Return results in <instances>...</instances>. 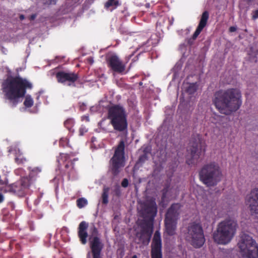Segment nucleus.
I'll list each match as a JSON object with an SVG mask.
<instances>
[{
  "instance_id": "obj_41",
  "label": "nucleus",
  "mask_w": 258,
  "mask_h": 258,
  "mask_svg": "<svg viewBox=\"0 0 258 258\" xmlns=\"http://www.w3.org/2000/svg\"><path fill=\"white\" fill-rule=\"evenodd\" d=\"M116 194L118 196L120 195V190L118 189L116 190Z\"/></svg>"
},
{
  "instance_id": "obj_29",
  "label": "nucleus",
  "mask_w": 258,
  "mask_h": 258,
  "mask_svg": "<svg viewBox=\"0 0 258 258\" xmlns=\"http://www.w3.org/2000/svg\"><path fill=\"white\" fill-rule=\"evenodd\" d=\"M74 124V120L73 119L69 118L64 122V126L69 131L71 130Z\"/></svg>"
},
{
  "instance_id": "obj_15",
  "label": "nucleus",
  "mask_w": 258,
  "mask_h": 258,
  "mask_svg": "<svg viewBox=\"0 0 258 258\" xmlns=\"http://www.w3.org/2000/svg\"><path fill=\"white\" fill-rule=\"evenodd\" d=\"M107 66L113 72L122 73L125 70L124 64L116 54H112L106 57Z\"/></svg>"
},
{
  "instance_id": "obj_12",
  "label": "nucleus",
  "mask_w": 258,
  "mask_h": 258,
  "mask_svg": "<svg viewBox=\"0 0 258 258\" xmlns=\"http://www.w3.org/2000/svg\"><path fill=\"white\" fill-rule=\"evenodd\" d=\"M190 148L188 150L190 151V157L186 159V163L189 165L197 164L202 152V148L205 145L202 137L200 135H197L192 137L190 141Z\"/></svg>"
},
{
  "instance_id": "obj_40",
  "label": "nucleus",
  "mask_w": 258,
  "mask_h": 258,
  "mask_svg": "<svg viewBox=\"0 0 258 258\" xmlns=\"http://www.w3.org/2000/svg\"><path fill=\"white\" fill-rule=\"evenodd\" d=\"M25 19V16L23 15H21L20 16V19L21 20H23Z\"/></svg>"
},
{
  "instance_id": "obj_1",
  "label": "nucleus",
  "mask_w": 258,
  "mask_h": 258,
  "mask_svg": "<svg viewBox=\"0 0 258 258\" xmlns=\"http://www.w3.org/2000/svg\"><path fill=\"white\" fill-rule=\"evenodd\" d=\"M212 102L216 109L226 115L238 110L242 105L240 91L237 88H229L216 91Z\"/></svg>"
},
{
  "instance_id": "obj_2",
  "label": "nucleus",
  "mask_w": 258,
  "mask_h": 258,
  "mask_svg": "<svg viewBox=\"0 0 258 258\" xmlns=\"http://www.w3.org/2000/svg\"><path fill=\"white\" fill-rule=\"evenodd\" d=\"M2 87L6 98L15 106L19 99L25 96L26 89H31L33 86L26 79L16 76L7 78L3 83Z\"/></svg>"
},
{
  "instance_id": "obj_14",
  "label": "nucleus",
  "mask_w": 258,
  "mask_h": 258,
  "mask_svg": "<svg viewBox=\"0 0 258 258\" xmlns=\"http://www.w3.org/2000/svg\"><path fill=\"white\" fill-rule=\"evenodd\" d=\"M57 82L63 84H67L69 86H75V83L79 79V76L78 73L74 72L60 71L55 74Z\"/></svg>"
},
{
  "instance_id": "obj_4",
  "label": "nucleus",
  "mask_w": 258,
  "mask_h": 258,
  "mask_svg": "<svg viewBox=\"0 0 258 258\" xmlns=\"http://www.w3.org/2000/svg\"><path fill=\"white\" fill-rule=\"evenodd\" d=\"M108 118L115 131L127 134V114L122 106L116 104L109 107L108 109Z\"/></svg>"
},
{
  "instance_id": "obj_3",
  "label": "nucleus",
  "mask_w": 258,
  "mask_h": 258,
  "mask_svg": "<svg viewBox=\"0 0 258 258\" xmlns=\"http://www.w3.org/2000/svg\"><path fill=\"white\" fill-rule=\"evenodd\" d=\"M237 227V221L234 219L228 218L221 221L213 233L214 242L218 244H228L234 237Z\"/></svg>"
},
{
  "instance_id": "obj_8",
  "label": "nucleus",
  "mask_w": 258,
  "mask_h": 258,
  "mask_svg": "<svg viewBox=\"0 0 258 258\" xmlns=\"http://www.w3.org/2000/svg\"><path fill=\"white\" fill-rule=\"evenodd\" d=\"M185 238L194 247H202L205 242V238L201 225L196 222L189 224Z\"/></svg>"
},
{
  "instance_id": "obj_20",
  "label": "nucleus",
  "mask_w": 258,
  "mask_h": 258,
  "mask_svg": "<svg viewBox=\"0 0 258 258\" xmlns=\"http://www.w3.org/2000/svg\"><path fill=\"white\" fill-rule=\"evenodd\" d=\"M89 224L85 221H82L79 225L78 228V235L80 241L82 244H86L87 242L88 234L87 229Z\"/></svg>"
},
{
  "instance_id": "obj_42",
  "label": "nucleus",
  "mask_w": 258,
  "mask_h": 258,
  "mask_svg": "<svg viewBox=\"0 0 258 258\" xmlns=\"http://www.w3.org/2000/svg\"><path fill=\"white\" fill-rule=\"evenodd\" d=\"M36 16L35 15H32L31 16V20H34Z\"/></svg>"
},
{
  "instance_id": "obj_10",
  "label": "nucleus",
  "mask_w": 258,
  "mask_h": 258,
  "mask_svg": "<svg viewBox=\"0 0 258 258\" xmlns=\"http://www.w3.org/2000/svg\"><path fill=\"white\" fill-rule=\"evenodd\" d=\"M124 141L121 140L116 147L114 155L110 160L111 172L114 176L117 175L120 172V168L124 166Z\"/></svg>"
},
{
  "instance_id": "obj_32",
  "label": "nucleus",
  "mask_w": 258,
  "mask_h": 258,
  "mask_svg": "<svg viewBox=\"0 0 258 258\" xmlns=\"http://www.w3.org/2000/svg\"><path fill=\"white\" fill-rule=\"evenodd\" d=\"M147 160V156L146 154L141 155L139 158V162L143 163Z\"/></svg>"
},
{
  "instance_id": "obj_38",
  "label": "nucleus",
  "mask_w": 258,
  "mask_h": 258,
  "mask_svg": "<svg viewBox=\"0 0 258 258\" xmlns=\"http://www.w3.org/2000/svg\"><path fill=\"white\" fill-rule=\"evenodd\" d=\"M229 30L230 32H234L236 31V28L234 27H230Z\"/></svg>"
},
{
  "instance_id": "obj_23",
  "label": "nucleus",
  "mask_w": 258,
  "mask_h": 258,
  "mask_svg": "<svg viewBox=\"0 0 258 258\" xmlns=\"http://www.w3.org/2000/svg\"><path fill=\"white\" fill-rule=\"evenodd\" d=\"M120 5L118 0H108L104 5V8L107 9L112 7L113 9H115Z\"/></svg>"
},
{
  "instance_id": "obj_39",
  "label": "nucleus",
  "mask_w": 258,
  "mask_h": 258,
  "mask_svg": "<svg viewBox=\"0 0 258 258\" xmlns=\"http://www.w3.org/2000/svg\"><path fill=\"white\" fill-rule=\"evenodd\" d=\"M87 59H88V61L90 63H93V58H92V57H88V58H87Z\"/></svg>"
},
{
  "instance_id": "obj_31",
  "label": "nucleus",
  "mask_w": 258,
  "mask_h": 258,
  "mask_svg": "<svg viewBox=\"0 0 258 258\" xmlns=\"http://www.w3.org/2000/svg\"><path fill=\"white\" fill-rule=\"evenodd\" d=\"M77 160L78 158H75L73 161H68L64 165L66 170L69 169L70 168H71V169H73L74 167V161Z\"/></svg>"
},
{
  "instance_id": "obj_43",
  "label": "nucleus",
  "mask_w": 258,
  "mask_h": 258,
  "mask_svg": "<svg viewBox=\"0 0 258 258\" xmlns=\"http://www.w3.org/2000/svg\"><path fill=\"white\" fill-rule=\"evenodd\" d=\"M63 141V140L62 139H61V140H60V142H59V145H60V146L61 145V144H62V142Z\"/></svg>"
},
{
  "instance_id": "obj_24",
  "label": "nucleus",
  "mask_w": 258,
  "mask_h": 258,
  "mask_svg": "<svg viewBox=\"0 0 258 258\" xmlns=\"http://www.w3.org/2000/svg\"><path fill=\"white\" fill-rule=\"evenodd\" d=\"M109 188L105 187L103 189V192L101 195L102 203L104 205H107L108 203V193Z\"/></svg>"
},
{
  "instance_id": "obj_25",
  "label": "nucleus",
  "mask_w": 258,
  "mask_h": 258,
  "mask_svg": "<svg viewBox=\"0 0 258 258\" xmlns=\"http://www.w3.org/2000/svg\"><path fill=\"white\" fill-rule=\"evenodd\" d=\"M198 85L197 83H190L186 88L185 91L189 95L194 94L197 90Z\"/></svg>"
},
{
  "instance_id": "obj_5",
  "label": "nucleus",
  "mask_w": 258,
  "mask_h": 258,
  "mask_svg": "<svg viewBox=\"0 0 258 258\" xmlns=\"http://www.w3.org/2000/svg\"><path fill=\"white\" fill-rule=\"evenodd\" d=\"M222 176L221 168L215 162L205 164L199 171L200 180L208 187L216 185Z\"/></svg>"
},
{
  "instance_id": "obj_17",
  "label": "nucleus",
  "mask_w": 258,
  "mask_h": 258,
  "mask_svg": "<svg viewBox=\"0 0 258 258\" xmlns=\"http://www.w3.org/2000/svg\"><path fill=\"white\" fill-rule=\"evenodd\" d=\"M151 258H162V242L160 233L156 231L154 235L151 245Z\"/></svg>"
},
{
  "instance_id": "obj_45",
  "label": "nucleus",
  "mask_w": 258,
  "mask_h": 258,
  "mask_svg": "<svg viewBox=\"0 0 258 258\" xmlns=\"http://www.w3.org/2000/svg\"><path fill=\"white\" fill-rule=\"evenodd\" d=\"M247 1H248V2H250L252 1L253 0H247Z\"/></svg>"
},
{
  "instance_id": "obj_27",
  "label": "nucleus",
  "mask_w": 258,
  "mask_h": 258,
  "mask_svg": "<svg viewBox=\"0 0 258 258\" xmlns=\"http://www.w3.org/2000/svg\"><path fill=\"white\" fill-rule=\"evenodd\" d=\"M33 100L30 95H27L24 102V105L25 107L29 108L33 105Z\"/></svg>"
},
{
  "instance_id": "obj_36",
  "label": "nucleus",
  "mask_w": 258,
  "mask_h": 258,
  "mask_svg": "<svg viewBox=\"0 0 258 258\" xmlns=\"http://www.w3.org/2000/svg\"><path fill=\"white\" fill-rule=\"evenodd\" d=\"M85 104L84 103H82V104L80 106V109L82 110H85Z\"/></svg>"
},
{
  "instance_id": "obj_44",
  "label": "nucleus",
  "mask_w": 258,
  "mask_h": 258,
  "mask_svg": "<svg viewBox=\"0 0 258 258\" xmlns=\"http://www.w3.org/2000/svg\"><path fill=\"white\" fill-rule=\"evenodd\" d=\"M132 258H137V256L136 255H134Z\"/></svg>"
},
{
  "instance_id": "obj_16",
  "label": "nucleus",
  "mask_w": 258,
  "mask_h": 258,
  "mask_svg": "<svg viewBox=\"0 0 258 258\" xmlns=\"http://www.w3.org/2000/svg\"><path fill=\"white\" fill-rule=\"evenodd\" d=\"M246 205L251 214H258V188L252 189L245 199Z\"/></svg>"
},
{
  "instance_id": "obj_30",
  "label": "nucleus",
  "mask_w": 258,
  "mask_h": 258,
  "mask_svg": "<svg viewBox=\"0 0 258 258\" xmlns=\"http://www.w3.org/2000/svg\"><path fill=\"white\" fill-rule=\"evenodd\" d=\"M15 161L18 164H23L26 161V158L24 157L21 154L16 156L15 158Z\"/></svg>"
},
{
  "instance_id": "obj_19",
  "label": "nucleus",
  "mask_w": 258,
  "mask_h": 258,
  "mask_svg": "<svg viewBox=\"0 0 258 258\" xmlns=\"http://www.w3.org/2000/svg\"><path fill=\"white\" fill-rule=\"evenodd\" d=\"M209 18V12L207 11H204L201 15L198 26L192 36V40H196L201 32L203 31L204 28L206 26Z\"/></svg>"
},
{
  "instance_id": "obj_35",
  "label": "nucleus",
  "mask_w": 258,
  "mask_h": 258,
  "mask_svg": "<svg viewBox=\"0 0 258 258\" xmlns=\"http://www.w3.org/2000/svg\"><path fill=\"white\" fill-rule=\"evenodd\" d=\"M257 18H258V10H256L253 12V15L252 16V19L253 20H255Z\"/></svg>"
},
{
  "instance_id": "obj_18",
  "label": "nucleus",
  "mask_w": 258,
  "mask_h": 258,
  "mask_svg": "<svg viewBox=\"0 0 258 258\" xmlns=\"http://www.w3.org/2000/svg\"><path fill=\"white\" fill-rule=\"evenodd\" d=\"M153 226L151 228L147 227L142 223L140 232L136 234L139 242L144 245H148L150 241L152 232Z\"/></svg>"
},
{
  "instance_id": "obj_9",
  "label": "nucleus",
  "mask_w": 258,
  "mask_h": 258,
  "mask_svg": "<svg viewBox=\"0 0 258 258\" xmlns=\"http://www.w3.org/2000/svg\"><path fill=\"white\" fill-rule=\"evenodd\" d=\"M180 207L178 203L173 204L166 212L164 220L165 227L166 232L169 236L175 234Z\"/></svg>"
},
{
  "instance_id": "obj_37",
  "label": "nucleus",
  "mask_w": 258,
  "mask_h": 258,
  "mask_svg": "<svg viewBox=\"0 0 258 258\" xmlns=\"http://www.w3.org/2000/svg\"><path fill=\"white\" fill-rule=\"evenodd\" d=\"M4 200V196L2 194H0V203H2Z\"/></svg>"
},
{
  "instance_id": "obj_28",
  "label": "nucleus",
  "mask_w": 258,
  "mask_h": 258,
  "mask_svg": "<svg viewBox=\"0 0 258 258\" xmlns=\"http://www.w3.org/2000/svg\"><path fill=\"white\" fill-rule=\"evenodd\" d=\"M87 204H88L87 200L84 198H79L77 200V207L80 209L84 208Z\"/></svg>"
},
{
  "instance_id": "obj_11",
  "label": "nucleus",
  "mask_w": 258,
  "mask_h": 258,
  "mask_svg": "<svg viewBox=\"0 0 258 258\" xmlns=\"http://www.w3.org/2000/svg\"><path fill=\"white\" fill-rule=\"evenodd\" d=\"M91 235L89 237V246L92 258H103L102 251L104 244L99 237L98 229L94 224L90 228Z\"/></svg>"
},
{
  "instance_id": "obj_26",
  "label": "nucleus",
  "mask_w": 258,
  "mask_h": 258,
  "mask_svg": "<svg viewBox=\"0 0 258 258\" xmlns=\"http://www.w3.org/2000/svg\"><path fill=\"white\" fill-rule=\"evenodd\" d=\"M170 188V183L167 182L165 183L164 188L162 190V197L161 200L164 201L166 198H168V192Z\"/></svg>"
},
{
  "instance_id": "obj_6",
  "label": "nucleus",
  "mask_w": 258,
  "mask_h": 258,
  "mask_svg": "<svg viewBox=\"0 0 258 258\" xmlns=\"http://www.w3.org/2000/svg\"><path fill=\"white\" fill-rule=\"evenodd\" d=\"M141 216L145 220L143 224L151 228L153 225V221L157 213V206L153 198L147 199L140 203Z\"/></svg>"
},
{
  "instance_id": "obj_21",
  "label": "nucleus",
  "mask_w": 258,
  "mask_h": 258,
  "mask_svg": "<svg viewBox=\"0 0 258 258\" xmlns=\"http://www.w3.org/2000/svg\"><path fill=\"white\" fill-rule=\"evenodd\" d=\"M29 171L28 178L31 180V184L35 181L37 177L39 176V174L42 171V169L40 167H29Z\"/></svg>"
},
{
  "instance_id": "obj_22",
  "label": "nucleus",
  "mask_w": 258,
  "mask_h": 258,
  "mask_svg": "<svg viewBox=\"0 0 258 258\" xmlns=\"http://www.w3.org/2000/svg\"><path fill=\"white\" fill-rule=\"evenodd\" d=\"M75 154L71 153L70 154L60 153L59 156L57 158V161L59 165L62 163L66 162L70 158L71 156H74Z\"/></svg>"
},
{
  "instance_id": "obj_34",
  "label": "nucleus",
  "mask_w": 258,
  "mask_h": 258,
  "mask_svg": "<svg viewBox=\"0 0 258 258\" xmlns=\"http://www.w3.org/2000/svg\"><path fill=\"white\" fill-rule=\"evenodd\" d=\"M121 186L123 187H126L128 185V181L127 179L124 178L121 182Z\"/></svg>"
},
{
  "instance_id": "obj_33",
  "label": "nucleus",
  "mask_w": 258,
  "mask_h": 258,
  "mask_svg": "<svg viewBox=\"0 0 258 258\" xmlns=\"http://www.w3.org/2000/svg\"><path fill=\"white\" fill-rule=\"evenodd\" d=\"M57 0H44V3L46 5H54Z\"/></svg>"
},
{
  "instance_id": "obj_7",
  "label": "nucleus",
  "mask_w": 258,
  "mask_h": 258,
  "mask_svg": "<svg viewBox=\"0 0 258 258\" xmlns=\"http://www.w3.org/2000/svg\"><path fill=\"white\" fill-rule=\"evenodd\" d=\"M243 258H257L258 246L255 241L248 234L242 233L238 243Z\"/></svg>"
},
{
  "instance_id": "obj_13",
  "label": "nucleus",
  "mask_w": 258,
  "mask_h": 258,
  "mask_svg": "<svg viewBox=\"0 0 258 258\" xmlns=\"http://www.w3.org/2000/svg\"><path fill=\"white\" fill-rule=\"evenodd\" d=\"M31 184V181L28 176L23 177L16 182L7 185L5 187V190L14 193L19 197H24L27 193Z\"/></svg>"
}]
</instances>
